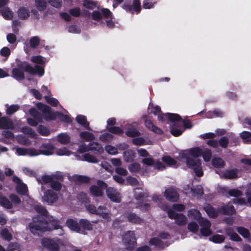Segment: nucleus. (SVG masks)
<instances>
[{
	"instance_id": "obj_30",
	"label": "nucleus",
	"mask_w": 251,
	"mask_h": 251,
	"mask_svg": "<svg viewBox=\"0 0 251 251\" xmlns=\"http://www.w3.org/2000/svg\"><path fill=\"white\" fill-rule=\"evenodd\" d=\"M126 135L129 137H135L140 135V132L133 126L128 127L125 132Z\"/></svg>"
},
{
	"instance_id": "obj_4",
	"label": "nucleus",
	"mask_w": 251,
	"mask_h": 251,
	"mask_svg": "<svg viewBox=\"0 0 251 251\" xmlns=\"http://www.w3.org/2000/svg\"><path fill=\"white\" fill-rule=\"evenodd\" d=\"M122 241L128 251H132L137 243L134 232L126 231L123 236Z\"/></svg>"
},
{
	"instance_id": "obj_9",
	"label": "nucleus",
	"mask_w": 251,
	"mask_h": 251,
	"mask_svg": "<svg viewBox=\"0 0 251 251\" xmlns=\"http://www.w3.org/2000/svg\"><path fill=\"white\" fill-rule=\"evenodd\" d=\"M41 245L48 251H59L60 246L54 239L44 237L41 239Z\"/></svg>"
},
{
	"instance_id": "obj_45",
	"label": "nucleus",
	"mask_w": 251,
	"mask_h": 251,
	"mask_svg": "<svg viewBox=\"0 0 251 251\" xmlns=\"http://www.w3.org/2000/svg\"><path fill=\"white\" fill-rule=\"evenodd\" d=\"M37 130L42 136H47L50 134V130L43 125H39L37 128Z\"/></svg>"
},
{
	"instance_id": "obj_5",
	"label": "nucleus",
	"mask_w": 251,
	"mask_h": 251,
	"mask_svg": "<svg viewBox=\"0 0 251 251\" xmlns=\"http://www.w3.org/2000/svg\"><path fill=\"white\" fill-rule=\"evenodd\" d=\"M55 147L51 144H43L39 150L31 149L30 150V154L32 156L43 154L45 155H50L53 154Z\"/></svg>"
},
{
	"instance_id": "obj_64",
	"label": "nucleus",
	"mask_w": 251,
	"mask_h": 251,
	"mask_svg": "<svg viewBox=\"0 0 251 251\" xmlns=\"http://www.w3.org/2000/svg\"><path fill=\"white\" fill-rule=\"evenodd\" d=\"M45 99L46 101L50 104V105L53 107H56L59 103V102L57 99L52 97H50L49 96H46Z\"/></svg>"
},
{
	"instance_id": "obj_12",
	"label": "nucleus",
	"mask_w": 251,
	"mask_h": 251,
	"mask_svg": "<svg viewBox=\"0 0 251 251\" xmlns=\"http://www.w3.org/2000/svg\"><path fill=\"white\" fill-rule=\"evenodd\" d=\"M164 196L165 199L171 202H176L179 199V195L176 189L169 187L164 192Z\"/></svg>"
},
{
	"instance_id": "obj_10",
	"label": "nucleus",
	"mask_w": 251,
	"mask_h": 251,
	"mask_svg": "<svg viewBox=\"0 0 251 251\" xmlns=\"http://www.w3.org/2000/svg\"><path fill=\"white\" fill-rule=\"evenodd\" d=\"M159 121H165L168 120L169 121L176 124V125H178L177 122H180L182 120L180 116L177 114L167 113L166 114H162L158 116Z\"/></svg>"
},
{
	"instance_id": "obj_43",
	"label": "nucleus",
	"mask_w": 251,
	"mask_h": 251,
	"mask_svg": "<svg viewBox=\"0 0 251 251\" xmlns=\"http://www.w3.org/2000/svg\"><path fill=\"white\" fill-rule=\"evenodd\" d=\"M2 238L7 241H10L12 239V235L7 228H3L0 232Z\"/></svg>"
},
{
	"instance_id": "obj_63",
	"label": "nucleus",
	"mask_w": 251,
	"mask_h": 251,
	"mask_svg": "<svg viewBox=\"0 0 251 251\" xmlns=\"http://www.w3.org/2000/svg\"><path fill=\"white\" fill-rule=\"evenodd\" d=\"M19 108L20 106L18 105H11L7 108L6 113L7 115H11L18 111Z\"/></svg>"
},
{
	"instance_id": "obj_42",
	"label": "nucleus",
	"mask_w": 251,
	"mask_h": 251,
	"mask_svg": "<svg viewBox=\"0 0 251 251\" xmlns=\"http://www.w3.org/2000/svg\"><path fill=\"white\" fill-rule=\"evenodd\" d=\"M107 130L112 134L115 135H121L124 133V130L118 126H106Z\"/></svg>"
},
{
	"instance_id": "obj_47",
	"label": "nucleus",
	"mask_w": 251,
	"mask_h": 251,
	"mask_svg": "<svg viewBox=\"0 0 251 251\" xmlns=\"http://www.w3.org/2000/svg\"><path fill=\"white\" fill-rule=\"evenodd\" d=\"M21 131L24 134L30 135L32 137H35L36 135V132L31 127L27 126H23L21 128Z\"/></svg>"
},
{
	"instance_id": "obj_52",
	"label": "nucleus",
	"mask_w": 251,
	"mask_h": 251,
	"mask_svg": "<svg viewBox=\"0 0 251 251\" xmlns=\"http://www.w3.org/2000/svg\"><path fill=\"white\" fill-rule=\"evenodd\" d=\"M227 193L230 197L238 198L243 195V192L237 189H231L228 191Z\"/></svg>"
},
{
	"instance_id": "obj_7",
	"label": "nucleus",
	"mask_w": 251,
	"mask_h": 251,
	"mask_svg": "<svg viewBox=\"0 0 251 251\" xmlns=\"http://www.w3.org/2000/svg\"><path fill=\"white\" fill-rule=\"evenodd\" d=\"M37 108L43 113V116L47 121L54 120L56 115L51 112V108L47 105L42 102H38L36 104Z\"/></svg>"
},
{
	"instance_id": "obj_32",
	"label": "nucleus",
	"mask_w": 251,
	"mask_h": 251,
	"mask_svg": "<svg viewBox=\"0 0 251 251\" xmlns=\"http://www.w3.org/2000/svg\"><path fill=\"white\" fill-rule=\"evenodd\" d=\"M29 113L34 118L38 120V122H42V116L35 107H32L29 109Z\"/></svg>"
},
{
	"instance_id": "obj_20",
	"label": "nucleus",
	"mask_w": 251,
	"mask_h": 251,
	"mask_svg": "<svg viewBox=\"0 0 251 251\" xmlns=\"http://www.w3.org/2000/svg\"><path fill=\"white\" fill-rule=\"evenodd\" d=\"M0 128L2 129H13L14 126L12 121L6 117H0Z\"/></svg>"
},
{
	"instance_id": "obj_25",
	"label": "nucleus",
	"mask_w": 251,
	"mask_h": 251,
	"mask_svg": "<svg viewBox=\"0 0 251 251\" xmlns=\"http://www.w3.org/2000/svg\"><path fill=\"white\" fill-rule=\"evenodd\" d=\"M15 189L16 192L21 195L25 196L27 194V186L23 182L19 185H16Z\"/></svg>"
},
{
	"instance_id": "obj_57",
	"label": "nucleus",
	"mask_w": 251,
	"mask_h": 251,
	"mask_svg": "<svg viewBox=\"0 0 251 251\" xmlns=\"http://www.w3.org/2000/svg\"><path fill=\"white\" fill-rule=\"evenodd\" d=\"M39 44L40 39L38 36H33L29 40L30 46L33 49L37 48Z\"/></svg>"
},
{
	"instance_id": "obj_6",
	"label": "nucleus",
	"mask_w": 251,
	"mask_h": 251,
	"mask_svg": "<svg viewBox=\"0 0 251 251\" xmlns=\"http://www.w3.org/2000/svg\"><path fill=\"white\" fill-rule=\"evenodd\" d=\"M97 185H93L90 187L91 194L96 197H100L103 195V191L108 187L107 184L103 180H98Z\"/></svg>"
},
{
	"instance_id": "obj_59",
	"label": "nucleus",
	"mask_w": 251,
	"mask_h": 251,
	"mask_svg": "<svg viewBox=\"0 0 251 251\" xmlns=\"http://www.w3.org/2000/svg\"><path fill=\"white\" fill-rule=\"evenodd\" d=\"M143 7L144 9H151L154 7L156 3L153 0H143Z\"/></svg>"
},
{
	"instance_id": "obj_24",
	"label": "nucleus",
	"mask_w": 251,
	"mask_h": 251,
	"mask_svg": "<svg viewBox=\"0 0 251 251\" xmlns=\"http://www.w3.org/2000/svg\"><path fill=\"white\" fill-rule=\"evenodd\" d=\"M18 16L21 20L27 19L30 15V12L27 7H20L17 12Z\"/></svg>"
},
{
	"instance_id": "obj_13",
	"label": "nucleus",
	"mask_w": 251,
	"mask_h": 251,
	"mask_svg": "<svg viewBox=\"0 0 251 251\" xmlns=\"http://www.w3.org/2000/svg\"><path fill=\"white\" fill-rule=\"evenodd\" d=\"M106 194L107 197L113 202L119 203L121 201L120 193L113 187H107Z\"/></svg>"
},
{
	"instance_id": "obj_56",
	"label": "nucleus",
	"mask_w": 251,
	"mask_h": 251,
	"mask_svg": "<svg viewBox=\"0 0 251 251\" xmlns=\"http://www.w3.org/2000/svg\"><path fill=\"white\" fill-rule=\"evenodd\" d=\"M100 140L104 143L111 141L113 138V136L109 133H104L100 136Z\"/></svg>"
},
{
	"instance_id": "obj_49",
	"label": "nucleus",
	"mask_w": 251,
	"mask_h": 251,
	"mask_svg": "<svg viewBox=\"0 0 251 251\" xmlns=\"http://www.w3.org/2000/svg\"><path fill=\"white\" fill-rule=\"evenodd\" d=\"M141 165L138 163H132L129 165L128 169L131 173H135L140 171Z\"/></svg>"
},
{
	"instance_id": "obj_38",
	"label": "nucleus",
	"mask_w": 251,
	"mask_h": 251,
	"mask_svg": "<svg viewBox=\"0 0 251 251\" xmlns=\"http://www.w3.org/2000/svg\"><path fill=\"white\" fill-rule=\"evenodd\" d=\"M35 5L38 11H43L47 8V3L46 0H35Z\"/></svg>"
},
{
	"instance_id": "obj_19",
	"label": "nucleus",
	"mask_w": 251,
	"mask_h": 251,
	"mask_svg": "<svg viewBox=\"0 0 251 251\" xmlns=\"http://www.w3.org/2000/svg\"><path fill=\"white\" fill-rule=\"evenodd\" d=\"M239 171L238 169L226 170L223 174V177L226 179H233L239 177L238 173Z\"/></svg>"
},
{
	"instance_id": "obj_35",
	"label": "nucleus",
	"mask_w": 251,
	"mask_h": 251,
	"mask_svg": "<svg viewBox=\"0 0 251 251\" xmlns=\"http://www.w3.org/2000/svg\"><path fill=\"white\" fill-rule=\"evenodd\" d=\"M236 230L244 238H249L251 236L249 230L243 226H237Z\"/></svg>"
},
{
	"instance_id": "obj_14",
	"label": "nucleus",
	"mask_w": 251,
	"mask_h": 251,
	"mask_svg": "<svg viewBox=\"0 0 251 251\" xmlns=\"http://www.w3.org/2000/svg\"><path fill=\"white\" fill-rule=\"evenodd\" d=\"M125 217L128 222L133 224L141 225L144 223L143 219L132 211L126 212Z\"/></svg>"
},
{
	"instance_id": "obj_16",
	"label": "nucleus",
	"mask_w": 251,
	"mask_h": 251,
	"mask_svg": "<svg viewBox=\"0 0 251 251\" xmlns=\"http://www.w3.org/2000/svg\"><path fill=\"white\" fill-rule=\"evenodd\" d=\"M44 199L49 204L55 202L58 199L57 194L52 190H47L44 193Z\"/></svg>"
},
{
	"instance_id": "obj_21",
	"label": "nucleus",
	"mask_w": 251,
	"mask_h": 251,
	"mask_svg": "<svg viewBox=\"0 0 251 251\" xmlns=\"http://www.w3.org/2000/svg\"><path fill=\"white\" fill-rule=\"evenodd\" d=\"M75 120L78 124L81 125L85 128L89 130H91L89 126V123L87 121L86 116L82 115H78L76 116Z\"/></svg>"
},
{
	"instance_id": "obj_29",
	"label": "nucleus",
	"mask_w": 251,
	"mask_h": 251,
	"mask_svg": "<svg viewBox=\"0 0 251 251\" xmlns=\"http://www.w3.org/2000/svg\"><path fill=\"white\" fill-rule=\"evenodd\" d=\"M205 212L208 215L212 218H217L218 216V210L217 211L216 209L212 206L208 205L204 208Z\"/></svg>"
},
{
	"instance_id": "obj_15",
	"label": "nucleus",
	"mask_w": 251,
	"mask_h": 251,
	"mask_svg": "<svg viewBox=\"0 0 251 251\" xmlns=\"http://www.w3.org/2000/svg\"><path fill=\"white\" fill-rule=\"evenodd\" d=\"M218 212L224 215L232 216L236 213V210L232 205L228 203L219 207Z\"/></svg>"
},
{
	"instance_id": "obj_37",
	"label": "nucleus",
	"mask_w": 251,
	"mask_h": 251,
	"mask_svg": "<svg viewBox=\"0 0 251 251\" xmlns=\"http://www.w3.org/2000/svg\"><path fill=\"white\" fill-rule=\"evenodd\" d=\"M191 192L194 197H201L204 193L203 188L201 185H197L196 187L191 188Z\"/></svg>"
},
{
	"instance_id": "obj_60",
	"label": "nucleus",
	"mask_w": 251,
	"mask_h": 251,
	"mask_svg": "<svg viewBox=\"0 0 251 251\" xmlns=\"http://www.w3.org/2000/svg\"><path fill=\"white\" fill-rule=\"evenodd\" d=\"M188 229L192 232L196 233L199 229L198 224L195 222H192L188 224Z\"/></svg>"
},
{
	"instance_id": "obj_50",
	"label": "nucleus",
	"mask_w": 251,
	"mask_h": 251,
	"mask_svg": "<svg viewBox=\"0 0 251 251\" xmlns=\"http://www.w3.org/2000/svg\"><path fill=\"white\" fill-rule=\"evenodd\" d=\"M218 147L220 146L224 149H226L229 144L228 138L226 136H223L218 141Z\"/></svg>"
},
{
	"instance_id": "obj_17",
	"label": "nucleus",
	"mask_w": 251,
	"mask_h": 251,
	"mask_svg": "<svg viewBox=\"0 0 251 251\" xmlns=\"http://www.w3.org/2000/svg\"><path fill=\"white\" fill-rule=\"evenodd\" d=\"M92 223H97V221H93L92 222L89 221L87 219H81L79 220V224L80 227V229L83 231H91L93 229V225Z\"/></svg>"
},
{
	"instance_id": "obj_2",
	"label": "nucleus",
	"mask_w": 251,
	"mask_h": 251,
	"mask_svg": "<svg viewBox=\"0 0 251 251\" xmlns=\"http://www.w3.org/2000/svg\"><path fill=\"white\" fill-rule=\"evenodd\" d=\"M17 68H14L11 71V76L18 81L23 80L25 78L24 72L34 75H38L39 77L42 76L45 73L43 67L35 65L32 67L27 62H20L17 63Z\"/></svg>"
},
{
	"instance_id": "obj_11",
	"label": "nucleus",
	"mask_w": 251,
	"mask_h": 251,
	"mask_svg": "<svg viewBox=\"0 0 251 251\" xmlns=\"http://www.w3.org/2000/svg\"><path fill=\"white\" fill-rule=\"evenodd\" d=\"M201 149L200 147H195L187 149L185 150H181L179 152V156L178 157H201Z\"/></svg>"
},
{
	"instance_id": "obj_44",
	"label": "nucleus",
	"mask_w": 251,
	"mask_h": 251,
	"mask_svg": "<svg viewBox=\"0 0 251 251\" xmlns=\"http://www.w3.org/2000/svg\"><path fill=\"white\" fill-rule=\"evenodd\" d=\"M11 53V50L8 47H4L0 50V55L1 56L4 57L3 59L4 61L7 60L8 57L10 56Z\"/></svg>"
},
{
	"instance_id": "obj_26",
	"label": "nucleus",
	"mask_w": 251,
	"mask_h": 251,
	"mask_svg": "<svg viewBox=\"0 0 251 251\" xmlns=\"http://www.w3.org/2000/svg\"><path fill=\"white\" fill-rule=\"evenodd\" d=\"M57 140L62 144L66 145L70 141V137L68 134L65 133H61L58 135Z\"/></svg>"
},
{
	"instance_id": "obj_55",
	"label": "nucleus",
	"mask_w": 251,
	"mask_h": 251,
	"mask_svg": "<svg viewBox=\"0 0 251 251\" xmlns=\"http://www.w3.org/2000/svg\"><path fill=\"white\" fill-rule=\"evenodd\" d=\"M97 4V2L91 0H84L83 1V5L88 9H93L96 7Z\"/></svg>"
},
{
	"instance_id": "obj_39",
	"label": "nucleus",
	"mask_w": 251,
	"mask_h": 251,
	"mask_svg": "<svg viewBox=\"0 0 251 251\" xmlns=\"http://www.w3.org/2000/svg\"><path fill=\"white\" fill-rule=\"evenodd\" d=\"M209 240L214 243L220 244L224 242L225 237L223 235L215 234L209 237Z\"/></svg>"
},
{
	"instance_id": "obj_36",
	"label": "nucleus",
	"mask_w": 251,
	"mask_h": 251,
	"mask_svg": "<svg viewBox=\"0 0 251 251\" xmlns=\"http://www.w3.org/2000/svg\"><path fill=\"white\" fill-rule=\"evenodd\" d=\"M188 216L197 221L201 218V212L199 210L196 209H191L189 210L188 211Z\"/></svg>"
},
{
	"instance_id": "obj_22",
	"label": "nucleus",
	"mask_w": 251,
	"mask_h": 251,
	"mask_svg": "<svg viewBox=\"0 0 251 251\" xmlns=\"http://www.w3.org/2000/svg\"><path fill=\"white\" fill-rule=\"evenodd\" d=\"M73 180L79 184H88L90 183L91 178L88 176L75 175L73 176Z\"/></svg>"
},
{
	"instance_id": "obj_8",
	"label": "nucleus",
	"mask_w": 251,
	"mask_h": 251,
	"mask_svg": "<svg viewBox=\"0 0 251 251\" xmlns=\"http://www.w3.org/2000/svg\"><path fill=\"white\" fill-rule=\"evenodd\" d=\"M123 8L126 12L133 14L134 12L139 14L141 10V6L140 0H133L131 4L130 1L126 0L122 6Z\"/></svg>"
},
{
	"instance_id": "obj_51",
	"label": "nucleus",
	"mask_w": 251,
	"mask_h": 251,
	"mask_svg": "<svg viewBox=\"0 0 251 251\" xmlns=\"http://www.w3.org/2000/svg\"><path fill=\"white\" fill-rule=\"evenodd\" d=\"M240 137L245 143H250L251 142V132L244 131L240 133Z\"/></svg>"
},
{
	"instance_id": "obj_28",
	"label": "nucleus",
	"mask_w": 251,
	"mask_h": 251,
	"mask_svg": "<svg viewBox=\"0 0 251 251\" xmlns=\"http://www.w3.org/2000/svg\"><path fill=\"white\" fill-rule=\"evenodd\" d=\"M80 137L85 141L89 142L95 139L94 135L88 131H82L79 134Z\"/></svg>"
},
{
	"instance_id": "obj_61",
	"label": "nucleus",
	"mask_w": 251,
	"mask_h": 251,
	"mask_svg": "<svg viewBox=\"0 0 251 251\" xmlns=\"http://www.w3.org/2000/svg\"><path fill=\"white\" fill-rule=\"evenodd\" d=\"M71 151H69L67 148L64 147L58 149L56 151V154L58 155H67L69 156L71 154Z\"/></svg>"
},
{
	"instance_id": "obj_3",
	"label": "nucleus",
	"mask_w": 251,
	"mask_h": 251,
	"mask_svg": "<svg viewBox=\"0 0 251 251\" xmlns=\"http://www.w3.org/2000/svg\"><path fill=\"white\" fill-rule=\"evenodd\" d=\"M185 158L187 167L192 170L197 177H200L203 176L201 161L199 158Z\"/></svg>"
},
{
	"instance_id": "obj_41",
	"label": "nucleus",
	"mask_w": 251,
	"mask_h": 251,
	"mask_svg": "<svg viewBox=\"0 0 251 251\" xmlns=\"http://www.w3.org/2000/svg\"><path fill=\"white\" fill-rule=\"evenodd\" d=\"M106 208L104 206H100L97 208L96 215L101 216L103 219L108 217V214L105 211Z\"/></svg>"
},
{
	"instance_id": "obj_23",
	"label": "nucleus",
	"mask_w": 251,
	"mask_h": 251,
	"mask_svg": "<svg viewBox=\"0 0 251 251\" xmlns=\"http://www.w3.org/2000/svg\"><path fill=\"white\" fill-rule=\"evenodd\" d=\"M89 151H91L95 153H100L103 151V148L101 145L98 142H90L89 144Z\"/></svg>"
},
{
	"instance_id": "obj_62",
	"label": "nucleus",
	"mask_w": 251,
	"mask_h": 251,
	"mask_svg": "<svg viewBox=\"0 0 251 251\" xmlns=\"http://www.w3.org/2000/svg\"><path fill=\"white\" fill-rule=\"evenodd\" d=\"M78 200L80 201L82 203H88L89 202V199L87 197L86 193L84 192H80L77 196Z\"/></svg>"
},
{
	"instance_id": "obj_58",
	"label": "nucleus",
	"mask_w": 251,
	"mask_h": 251,
	"mask_svg": "<svg viewBox=\"0 0 251 251\" xmlns=\"http://www.w3.org/2000/svg\"><path fill=\"white\" fill-rule=\"evenodd\" d=\"M50 186L52 190L59 191L62 188V184L58 181L52 180L50 184Z\"/></svg>"
},
{
	"instance_id": "obj_54",
	"label": "nucleus",
	"mask_w": 251,
	"mask_h": 251,
	"mask_svg": "<svg viewBox=\"0 0 251 251\" xmlns=\"http://www.w3.org/2000/svg\"><path fill=\"white\" fill-rule=\"evenodd\" d=\"M149 244L151 246L154 245L157 247H160L163 246V242L157 237L151 238L149 241Z\"/></svg>"
},
{
	"instance_id": "obj_34",
	"label": "nucleus",
	"mask_w": 251,
	"mask_h": 251,
	"mask_svg": "<svg viewBox=\"0 0 251 251\" xmlns=\"http://www.w3.org/2000/svg\"><path fill=\"white\" fill-rule=\"evenodd\" d=\"M1 13L3 17L7 20L12 19L13 17V13L12 11L8 7H4L1 10Z\"/></svg>"
},
{
	"instance_id": "obj_46",
	"label": "nucleus",
	"mask_w": 251,
	"mask_h": 251,
	"mask_svg": "<svg viewBox=\"0 0 251 251\" xmlns=\"http://www.w3.org/2000/svg\"><path fill=\"white\" fill-rule=\"evenodd\" d=\"M164 163L168 166L176 168L177 167L176 161L174 158H162Z\"/></svg>"
},
{
	"instance_id": "obj_1",
	"label": "nucleus",
	"mask_w": 251,
	"mask_h": 251,
	"mask_svg": "<svg viewBox=\"0 0 251 251\" xmlns=\"http://www.w3.org/2000/svg\"><path fill=\"white\" fill-rule=\"evenodd\" d=\"M34 209L40 214V216L33 217L32 221L28 225L30 232L34 235L41 236L45 231L62 228L59 221L54 219L53 217L49 218V221L46 220L44 216L48 217V211L43 206L35 205Z\"/></svg>"
},
{
	"instance_id": "obj_40",
	"label": "nucleus",
	"mask_w": 251,
	"mask_h": 251,
	"mask_svg": "<svg viewBox=\"0 0 251 251\" xmlns=\"http://www.w3.org/2000/svg\"><path fill=\"white\" fill-rule=\"evenodd\" d=\"M178 125L176 124H173L170 127L171 133L175 137H178L182 134L184 130H181L176 128Z\"/></svg>"
},
{
	"instance_id": "obj_18",
	"label": "nucleus",
	"mask_w": 251,
	"mask_h": 251,
	"mask_svg": "<svg viewBox=\"0 0 251 251\" xmlns=\"http://www.w3.org/2000/svg\"><path fill=\"white\" fill-rule=\"evenodd\" d=\"M67 226L72 231L79 233H82V230L80 229L79 222H77L73 219H68L66 221Z\"/></svg>"
},
{
	"instance_id": "obj_27",
	"label": "nucleus",
	"mask_w": 251,
	"mask_h": 251,
	"mask_svg": "<svg viewBox=\"0 0 251 251\" xmlns=\"http://www.w3.org/2000/svg\"><path fill=\"white\" fill-rule=\"evenodd\" d=\"M211 164L214 168H223L226 165L222 158H212Z\"/></svg>"
},
{
	"instance_id": "obj_33",
	"label": "nucleus",
	"mask_w": 251,
	"mask_h": 251,
	"mask_svg": "<svg viewBox=\"0 0 251 251\" xmlns=\"http://www.w3.org/2000/svg\"><path fill=\"white\" fill-rule=\"evenodd\" d=\"M175 223L179 226H183L186 224L187 218L182 213H179L178 216L175 218Z\"/></svg>"
},
{
	"instance_id": "obj_53",
	"label": "nucleus",
	"mask_w": 251,
	"mask_h": 251,
	"mask_svg": "<svg viewBox=\"0 0 251 251\" xmlns=\"http://www.w3.org/2000/svg\"><path fill=\"white\" fill-rule=\"evenodd\" d=\"M37 180L39 183H42V181L44 184H47L51 182L52 180H53V177L52 176L45 175L42 176V180H41L39 178H38Z\"/></svg>"
},
{
	"instance_id": "obj_31",
	"label": "nucleus",
	"mask_w": 251,
	"mask_h": 251,
	"mask_svg": "<svg viewBox=\"0 0 251 251\" xmlns=\"http://www.w3.org/2000/svg\"><path fill=\"white\" fill-rule=\"evenodd\" d=\"M0 205L8 209H10L13 207L12 203L6 197L3 196H0Z\"/></svg>"
},
{
	"instance_id": "obj_48",
	"label": "nucleus",
	"mask_w": 251,
	"mask_h": 251,
	"mask_svg": "<svg viewBox=\"0 0 251 251\" xmlns=\"http://www.w3.org/2000/svg\"><path fill=\"white\" fill-rule=\"evenodd\" d=\"M31 61L39 65H45V58L41 55L32 56L31 58Z\"/></svg>"
}]
</instances>
